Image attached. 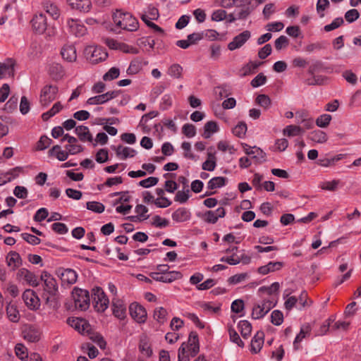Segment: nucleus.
Here are the masks:
<instances>
[{
    "label": "nucleus",
    "instance_id": "nucleus-22",
    "mask_svg": "<svg viewBox=\"0 0 361 361\" xmlns=\"http://www.w3.org/2000/svg\"><path fill=\"white\" fill-rule=\"evenodd\" d=\"M112 311L114 315L120 319L126 317V308L123 301L120 300H112Z\"/></svg>",
    "mask_w": 361,
    "mask_h": 361
},
{
    "label": "nucleus",
    "instance_id": "nucleus-52",
    "mask_svg": "<svg viewBox=\"0 0 361 361\" xmlns=\"http://www.w3.org/2000/svg\"><path fill=\"white\" fill-rule=\"evenodd\" d=\"M283 322V314L280 310H274L271 314V322L276 325L279 326Z\"/></svg>",
    "mask_w": 361,
    "mask_h": 361
},
{
    "label": "nucleus",
    "instance_id": "nucleus-47",
    "mask_svg": "<svg viewBox=\"0 0 361 361\" xmlns=\"http://www.w3.org/2000/svg\"><path fill=\"white\" fill-rule=\"evenodd\" d=\"M142 68V62L138 59H135L130 62V66L127 69V73L128 75H134L137 73Z\"/></svg>",
    "mask_w": 361,
    "mask_h": 361
},
{
    "label": "nucleus",
    "instance_id": "nucleus-34",
    "mask_svg": "<svg viewBox=\"0 0 361 361\" xmlns=\"http://www.w3.org/2000/svg\"><path fill=\"white\" fill-rule=\"evenodd\" d=\"M309 138L315 142L324 143L327 140V135L322 130H316L310 133Z\"/></svg>",
    "mask_w": 361,
    "mask_h": 361
},
{
    "label": "nucleus",
    "instance_id": "nucleus-43",
    "mask_svg": "<svg viewBox=\"0 0 361 361\" xmlns=\"http://www.w3.org/2000/svg\"><path fill=\"white\" fill-rule=\"evenodd\" d=\"M343 154H338L334 157H332L331 159H318L317 161V164L322 166H332V165H334L335 162L336 161H338L339 160H341V159H343Z\"/></svg>",
    "mask_w": 361,
    "mask_h": 361
},
{
    "label": "nucleus",
    "instance_id": "nucleus-63",
    "mask_svg": "<svg viewBox=\"0 0 361 361\" xmlns=\"http://www.w3.org/2000/svg\"><path fill=\"white\" fill-rule=\"evenodd\" d=\"M183 133L188 137H192L196 134L195 126L192 124L186 123L183 126Z\"/></svg>",
    "mask_w": 361,
    "mask_h": 361
},
{
    "label": "nucleus",
    "instance_id": "nucleus-45",
    "mask_svg": "<svg viewBox=\"0 0 361 361\" xmlns=\"http://www.w3.org/2000/svg\"><path fill=\"white\" fill-rule=\"evenodd\" d=\"M255 102L265 109L269 108L271 104L269 97L264 94H259L255 99Z\"/></svg>",
    "mask_w": 361,
    "mask_h": 361
},
{
    "label": "nucleus",
    "instance_id": "nucleus-38",
    "mask_svg": "<svg viewBox=\"0 0 361 361\" xmlns=\"http://www.w3.org/2000/svg\"><path fill=\"white\" fill-rule=\"evenodd\" d=\"M238 327L240 329L241 336L244 338H247L250 336L252 331V325L248 321H240L238 324Z\"/></svg>",
    "mask_w": 361,
    "mask_h": 361
},
{
    "label": "nucleus",
    "instance_id": "nucleus-18",
    "mask_svg": "<svg viewBox=\"0 0 361 361\" xmlns=\"http://www.w3.org/2000/svg\"><path fill=\"white\" fill-rule=\"evenodd\" d=\"M252 1V0H239V4H238L237 6L243 7V8L238 13V19H246L254 11L255 7L250 6Z\"/></svg>",
    "mask_w": 361,
    "mask_h": 361
},
{
    "label": "nucleus",
    "instance_id": "nucleus-57",
    "mask_svg": "<svg viewBox=\"0 0 361 361\" xmlns=\"http://www.w3.org/2000/svg\"><path fill=\"white\" fill-rule=\"evenodd\" d=\"M359 17L360 13L355 8L350 9L345 13V19L346 20L347 22L350 23H353L354 21L357 20Z\"/></svg>",
    "mask_w": 361,
    "mask_h": 361
},
{
    "label": "nucleus",
    "instance_id": "nucleus-7",
    "mask_svg": "<svg viewBox=\"0 0 361 361\" xmlns=\"http://www.w3.org/2000/svg\"><path fill=\"white\" fill-rule=\"evenodd\" d=\"M129 312L131 317L137 323H145L147 319V311L145 308L137 302H133L129 306Z\"/></svg>",
    "mask_w": 361,
    "mask_h": 361
},
{
    "label": "nucleus",
    "instance_id": "nucleus-50",
    "mask_svg": "<svg viewBox=\"0 0 361 361\" xmlns=\"http://www.w3.org/2000/svg\"><path fill=\"white\" fill-rule=\"evenodd\" d=\"M15 353L21 360H25L28 357L27 350L23 344L18 343L15 347Z\"/></svg>",
    "mask_w": 361,
    "mask_h": 361
},
{
    "label": "nucleus",
    "instance_id": "nucleus-33",
    "mask_svg": "<svg viewBox=\"0 0 361 361\" xmlns=\"http://www.w3.org/2000/svg\"><path fill=\"white\" fill-rule=\"evenodd\" d=\"M304 133L305 130L302 128L295 125L287 126L283 130V135L288 137L300 135Z\"/></svg>",
    "mask_w": 361,
    "mask_h": 361
},
{
    "label": "nucleus",
    "instance_id": "nucleus-13",
    "mask_svg": "<svg viewBox=\"0 0 361 361\" xmlns=\"http://www.w3.org/2000/svg\"><path fill=\"white\" fill-rule=\"evenodd\" d=\"M271 302H264L262 305H255L252 308V318L259 319L266 315L271 308Z\"/></svg>",
    "mask_w": 361,
    "mask_h": 361
},
{
    "label": "nucleus",
    "instance_id": "nucleus-14",
    "mask_svg": "<svg viewBox=\"0 0 361 361\" xmlns=\"http://www.w3.org/2000/svg\"><path fill=\"white\" fill-rule=\"evenodd\" d=\"M149 276L157 281L171 283L176 279L180 277L181 274L179 271H172L164 276H159V272H152Z\"/></svg>",
    "mask_w": 361,
    "mask_h": 361
},
{
    "label": "nucleus",
    "instance_id": "nucleus-51",
    "mask_svg": "<svg viewBox=\"0 0 361 361\" xmlns=\"http://www.w3.org/2000/svg\"><path fill=\"white\" fill-rule=\"evenodd\" d=\"M262 64H263V62L250 61L243 68L244 71L243 75H247L254 73Z\"/></svg>",
    "mask_w": 361,
    "mask_h": 361
},
{
    "label": "nucleus",
    "instance_id": "nucleus-54",
    "mask_svg": "<svg viewBox=\"0 0 361 361\" xmlns=\"http://www.w3.org/2000/svg\"><path fill=\"white\" fill-rule=\"evenodd\" d=\"M331 120V116L329 114H322L316 120V125L320 128H326L329 125Z\"/></svg>",
    "mask_w": 361,
    "mask_h": 361
},
{
    "label": "nucleus",
    "instance_id": "nucleus-23",
    "mask_svg": "<svg viewBox=\"0 0 361 361\" xmlns=\"http://www.w3.org/2000/svg\"><path fill=\"white\" fill-rule=\"evenodd\" d=\"M67 25L69 28V31L75 36H82L85 33V27L78 23V20L68 19L67 20Z\"/></svg>",
    "mask_w": 361,
    "mask_h": 361
},
{
    "label": "nucleus",
    "instance_id": "nucleus-40",
    "mask_svg": "<svg viewBox=\"0 0 361 361\" xmlns=\"http://www.w3.org/2000/svg\"><path fill=\"white\" fill-rule=\"evenodd\" d=\"M208 159L202 164V169L212 171L216 167V157L212 153H208Z\"/></svg>",
    "mask_w": 361,
    "mask_h": 361
},
{
    "label": "nucleus",
    "instance_id": "nucleus-4",
    "mask_svg": "<svg viewBox=\"0 0 361 361\" xmlns=\"http://www.w3.org/2000/svg\"><path fill=\"white\" fill-rule=\"evenodd\" d=\"M85 54L87 60L92 64L104 61L108 57L106 49L102 47L89 46L85 48Z\"/></svg>",
    "mask_w": 361,
    "mask_h": 361
},
{
    "label": "nucleus",
    "instance_id": "nucleus-37",
    "mask_svg": "<svg viewBox=\"0 0 361 361\" xmlns=\"http://www.w3.org/2000/svg\"><path fill=\"white\" fill-rule=\"evenodd\" d=\"M226 178L222 176L214 177L208 182L207 188L209 190L221 188L226 184Z\"/></svg>",
    "mask_w": 361,
    "mask_h": 361
},
{
    "label": "nucleus",
    "instance_id": "nucleus-56",
    "mask_svg": "<svg viewBox=\"0 0 361 361\" xmlns=\"http://www.w3.org/2000/svg\"><path fill=\"white\" fill-rule=\"evenodd\" d=\"M343 23H344V20H343V18H341V17L336 18L334 20V21L331 24L325 25L324 27V30L326 32H330V31L334 30L339 27L340 26H341L343 24Z\"/></svg>",
    "mask_w": 361,
    "mask_h": 361
},
{
    "label": "nucleus",
    "instance_id": "nucleus-48",
    "mask_svg": "<svg viewBox=\"0 0 361 361\" xmlns=\"http://www.w3.org/2000/svg\"><path fill=\"white\" fill-rule=\"evenodd\" d=\"M18 99L16 96H12L9 100L6 103L3 110L7 113H12L17 109Z\"/></svg>",
    "mask_w": 361,
    "mask_h": 361
},
{
    "label": "nucleus",
    "instance_id": "nucleus-25",
    "mask_svg": "<svg viewBox=\"0 0 361 361\" xmlns=\"http://www.w3.org/2000/svg\"><path fill=\"white\" fill-rule=\"evenodd\" d=\"M190 212L186 208L181 207L172 214V219L176 222H184L190 219Z\"/></svg>",
    "mask_w": 361,
    "mask_h": 361
},
{
    "label": "nucleus",
    "instance_id": "nucleus-42",
    "mask_svg": "<svg viewBox=\"0 0 361 361\" xmlns=\"http://www.w3.org/2000/svg\"><path fill=\"white\" fill-rule=\"evenodd\" d=\"M167 314L166 310L160 307L154 310L153 317L159 323L164 324L166 321Z\"/></svg>",
    "mask_w": 361,
    "mask_h": 361
},
{
    "label": "nucleus",
    "instance_id": "nucleus-21",
    "mask_svg": "<svg viewBox=\"0 0 361 361\" xmlns=\"http://www.w3.org/2000/svg\"><path fill=\"white\" fill-rule=\"evenodd\" d=\"M63 59L68 62H73L77 59L76 50L73 45L66 44L61 51Z\"/></svg>",
    "mask_w": 361,
    "mask_h": 361
},
{
    "label": "nucleus",
    "instance_id": "nucleus-28",
    "mask_svg": "<svg viewBox=\"0 0 361 361\" xmlns=\"http://www.w3.org/2000/svg\"><path fill=\"white\" fill-rule=\"evenodd\" d=\"M61 279L63 282H66L68 284H73L76 282L78 275L76 272L71 269H66L63 270L60 274Z\"/></svg>",
    "mask_w": 361,
    "mask_h": 361
},
{
    "label": "nucleus",
    "instance_id": "nucleus-16",
    "mask_svg": "<svg viewBox=\"0 0 361 361\" xmlns=\"http://www.w3.org/2000/svg\"><path fill=\"white\" fill-rule=\"evenodd\" d=\"M17 276L23 279L30 286L36 287L39 285V281L37 280L35 274L27 269H20L18 271Z\"/></svg>",
    "mask_w": 361,
    "mask_h": 361
},
{
    "label": "nucleus",
    "instance_id": "nucleus-1",
    "mask_svg": "<svg viewBox=\"0 0 361 361\" xmlns=\"http://www.w3.org/2000/svg\"><path fill=\"white\" fill-rule=\"evenodd\" d=\"M44 292L42 298L45 301V304L54 310H57L60 307L59 294L58 290V284L55 279H49L45 281Z\"/></svg>",
    "mask_w": 361,
    "mask_h": 361
},
{
    "label": "nucleus",
    "instance_id": "nucleus-53",
    "mask_svg": "<svg viewBox=\"0 0 361 361\" xmlns=\"http://www.w3.org/2000/svg\"><path fill=\"white\" fill-rule=\"evenodd\" d=\"M120 70L118 68L112 67L107 73L103 75V80L105 81L112 80L118 78Z\"/></svg>",
    "mask_w": 361,
    "mask_h": 361
},
{
    "label": "nucleus",
    "instance_id": "nucleus-15",
    "mask_svg": "<svg viewBox=\"0 0 361 361\" xmlns=\"http://www.w3.org/2000/svg\"><path fill=\"white\" fill-rule=\"evenodd\" d=\"M67 3L73 9L83 13L89 12L92 7L90 0H67Z\"/></svg>",
    "mask_w": 361,
    "mask_h": 361
},
{
    "label": "nucleus",
    "instance_id": "nucleus-27",
    "mask_svg": "<svg viewBox=\"0 0 361 361\" xmlns=\"http://www.w3.org/2000/svg\"><path fill=\"white\" fill-rule=\"evenodd\" d=\"M139 350L147 357H150L152 355V350L149 344V338L145 335L140 336Z\"/></svg>",
    "mask_w": 361,
    "mask_h": 361
},
{
    "label": "nucleus",
    "instance_id": "nucleus-44",
    "mask_svg": "<svg viewBox=\"0 0 361 361\" xmlns=\"http://www.w3.org/2000/svg\"><path fill=\"white\" fill-rule=\"evenodd\" d=\"M86 207L87 209L98 214L102 213L105 209V207L102 203L96 201L87 202L86 203Z\"/></svg>",
    "mask_w": 361,
    "mask_h": 361
},
{
    "label": "nucleus",
    "instance_id": "nucleus-6",
    "mask_svg": "<svg viewBox=\"0 0 361 361\" xmlns=\"http://www.w3.org/2000/svg\"><path fill=\"white\" fill-rule=\"evenodd\" d=\"M59 92L56 85H47L41 90L39 102L44 106H47L56 98Z\"/></svg>",
    "mask_w": 361,
    "mask_h": 361
},
{
    "label": "nucleus",
    "instance_id": "nucleus-39",
    "mask_svg": "<svg viewBox=\"0 0 361 361\" xmlns=\"http://www.w3.org/2000/svg\"><path fill=\"white\" fill-rule=\"evenodd\" d=\"M183 71V68L180 65L174 63L169 68L168 74L174 78L179 79L182 78Z\"/></svg>",
    "mask_w": 361,
    "mask_h": 361
},
{
    "label": "nucleus",
    "instance_id": "nucleus-11",
    "mask_svg": "<svg viewBox=\"0 0 361 361\" xmlns=\"http://www.w3.org/2000/svg\"><path fill=\"white\" fill-rule=\"evenodd\" d=\"M250 36L251 34L250 31H243L235 36L233 41L228 44V49L231 51H233L241 47L250 38Z\"/></svg>",
    "mask_w": 361,
    "mask_h": 361
},
{
    "label": "nucleus",
    "instance_id": "nucleus-49",
    "mask_svg": "<svg viewBox=\"0 0 361 361\" xmlns=\"http://www.w3.org/2000/svg\"><path fill=\"white\" fill-rule=\"evenodd\" d=\"M52 140L46 135H42L36 144V150L42 151L47 149L51 144Z\"/></svg>",
    "mask_w": 361,
    "mask_h": 361
},
{
    "label": "nucleus",
    "instance_id": "nucleus-58",
    "mask_svg": "<svg viewBox=\"0 0 361 361\" xmlns=\"http://www.w3.org/2000/svg\"><path fill=\"white\" fill-rule=\"evenodd\" d=\"M289 44L288 39L284 36L281 35L279 38L275 40L274 46L276 50L279 51L283 48H286Z\"/></svg>",
    "mask_w": 361,
    "mask_h": 361
},
{
    "label": "nucleus",
    "instance_id": "nucleus-2",
    "mask_svg": "<svg viewBox=\"0 0 361 361\" xmlns=\"http://www.w3.org/2000/svg\"><path fill=\"white\" fill-rule=\"evenodd\" d=\"M33 31L37 34H45L48 37H53L56 35L54 27L47 24V19L44 14L40 13L36 14L31 20Z\"/></svg>",
    "mask_w": 361,
    "mask_h": 361
},
{
    "label": "nucleus",
    "instance_id": "nucleus-35",
    "mask_svg": "<svg viewBox=\"0 0 361 361\" xmlns=\"http://www.w3.org/2000/svg\"><path fill=\"white\" fill-rule=\"evenodd\" d=\"M63 109V105L60 102L55 103L51 109H50L48 111L42 114V118L44 121H48L51 117L56 115Z\"/></svg>",
    "mask_w": 361,
    "mask_h": 361
},
{
    "label": "nucleus",
    "instance_id": "nucleus-10",
    "mask_svg": "<svg viewBox=\"0 0 361 361\" xmlns=\"http://www.w3.org/2000/svg\"><path fill=\"white\" fill-rule=\"evenodd\" d=\"M120 93L121 90L109 91L104 94L89 98L87 100V104L90 105L102 104L118 97Z\"/></svg>",
    "mask_w": 361,
    "mask_h": 361
},
{
    "label": "nucleus",
    "instance_id": "nucleus-24",
    "mask_svg": "<svg viewBox=\"0 0 361 361\" xmlns=\"http://www.w3.org/2000/svg\"><path fill=\"white\" fill-rule=\"evenodd\" d=\"M75 132L80 141L92 142L93 137L88 127L85 126H78L75 128Z\"/></svg>",
    "mask_w": 361,
    "mask_h": 361
},
{
    "label": "nucleus",
    "instance_id": "nucleus-61",
    "mask_svg": "<svg viewBox=\"0 0 361 361\" xmlns=\"http://www.w3.org/2000/svg\"><path fill=\"white\" fill-rule=\"evenodd\" d=\"M339 184L338 180H333L332 181H326L321 185V188L324 190L336 191Z\"/></svg>",
    "mask_w": 361,
    "mask_h": 361
},
{
    "label": "nucleus",
    "instance_id": "nucleus-41",
    "mask_svg": "<svg viewBox=\"0 0 361 361\" xmlns=\"http://www.w3.org/2000/svg\"><path fill=\"white\" fill-rule=\"evenodd\" d=\"M49 73L54 80H59L63 77L64 71L61 65L54 64L49 68Z\"/></svg>",
    "mask_w": 361,
    "mask_h": 361
},
{
    "label": "nucleus",
    "instance_id": "nucleus-8",
    "mask_svg": "<svg viewBox=\"0 0 361 361\" xmlns=\"http://www.w3.org/2000/svg\"><path fill=\"white\" fill-rule=\"evenodd\" d=\"M26 306L32 310H37L40 306V300L36 293L31 289L25 290L22 295Z\"/></svg>",
    "mask_w": 361,
    "mask_h": 361
},
{
    "label": "nucleus",
    "instance_id": "nucleus-31",
    "mask_svg": "<svg viewBox=\"0 0 361 361\" xmlns=\"http://www.w3.org/2000/svg\"><path fill=\"white\" fill-rule=\"evenodd\" d=\"M8 265L15 269L22 264V259L20 255L16 252H10L6 257Z\"/></svg>",
    "mask_w": 361,
    "mask_h": 361
},
{
    "label": "nucleus",
    "instance_id": "nucleus-59",
    "mask_svg": "<svg viewBox=\"0 0 361 361\" xmlns=\"http://www.w3.org/2000/svg\"><path fill=\"white\" fill-rule=\"evenodd\" d=\"M229 336L231 341L235 343H236L239 347H244V343L240 339L238 334L236 332V331L233 328H229Z\"/></svg>",
    "mask_w": 361,
    "mask_h": 361
},
{
    "label": "nucleus",
    "instance_id": "nucleus-3",
    "mask_svg": "<svg viewBox=\"0 0 361 361\" xmlns=\"http://www.w3.org/2000/svg\"><path fill=\"white\" fill-rule=\"evenodd\" d=\"M72 298L76 309L83 311L89 308L90 298L87 290L75 287L72 290Z\"/></svg>",
    "mask_w": 361,
    "mask_h": 361
},
{
    "label": "nucleus",
    "instance_id": "nucleus-64",
    "mask_svg": "<svg viewBox=\"0 0 361 361\" xmlns=\"http://www.w3.org/2000/svg\"><path fill=\"white\" fill-rule=\"evenodd\" d=\"M324 69V63L321 61H314L310 66L308 73L313 75L315 73Z\"/></svg>",
    "mask_w": 361,
    "mask_h": 361
},
{
    "label": "nucleus",
    "instance_id": "nucleus-20",
    "mask_svg": "<svg viewBox=\"0 0 361 361\" xmlns=\"http://www.w3.org/2000/svg\"><path fill=\"white\" fill-rule=\"evenodd\" d=\"M40 331L32 326H29L23 331L24 339L32 343L37 342L40 339Z\"/></svg>",
    "mask_w": 361,
    "mask_h": 361
},
{
    "label": "nucleus",
    "instance_id": "nucleus-12",
    "mask_svg": "<svg viewBox=\"0 0 361 361\" xmlns=\"http://www.w3.org/2000/svg\"><path fill=\"white\" fill-rule=\"evenodd\" d=\"M122 18V27L121 28L130 32L137 30L139 23L135 17L128 13H126Z\"/></svg>",
    "mask_w": 361,
    "mask_h": 361
},
{
    "label": "nucleus",
    "instance_id": "nucleus-5",
    "mask_svg": "<svg viewBox=\"0 0 361 361\" xmlns=\"http://www.w3.org/2000/svg\"><path fill=\"white\" fill-rule=\"evenodd\" d=\"M92 297L93 298L94 309L97 312H104L108 307L109 300L103 289L100 287L94 288L92 289Z\"/></svg>",
    "mask_w": 361,
    "mask_h": 361
},
{
    "label": "nucleus",
    "instance_id": "nucleus-9",
    "mask_svg": "<svg viewBox=\"0 0 361 361\" xmlns=\"http://www.w3.org/2000/svg\"><path fill=\"white\" fill-rule=\"evenodd\" d=\"M16 65V61L13 58H7L1 62V78H8L13 80Z\"/></svg>",
    "mask_w": 361,
    "mask_h": 361
},
{
    "label": "nucleus",
    "instance_id": "nucleus-29",
    "mask_svg": "<svg viewBox=\"0 0 361 361\" xmlns=\"http://www.w3.org/2000/svg\"><path fill=\"white\" fill-rule=\"evenodd\" d=\"M6 315L8 319L12 322H18L20 318V315L17 306L10 302L6 307Z\"/></svg>",
    "mask_w": 361,
    "mask_h": 361
},
{
    "label": "nucleus",
    "instance_id": "nucleus-60",
    "mask_svg": "<svg viewBox=\"0 0 361 361\" xmlns=\"http://www.w3.org/2000/svg\"><path fill=\"white\" fill-rule=\"evenodd\" d=\"M169 221L166 219H162L159 215H155L153 217V221L152 222V225L158 228H163L169 226Z\"/></svg>",
    "mask_w": 361,
    "mask_h": 361
},
{
    "label": "nucleus",
    "instance_id": "nucleus-62",
    "mask_svg": "<svg viewBox=\"0 0 361 361\" xmlns=\"http://www.w3.org/2000/svg\"><path fill=\"white\" fill-rule=\"evenodd\" d=\"M21 237L24 240L32 245H37L41 242V240L38 237L30 233H23L21 234Z\"/></svg>",
    "mask_w": 361,
    "mask_h": 361
},
{
    "label": "nucleus",
    "instance_id": "nucleus-19",
    "mask_svg": "<svg viewBox=\"0 0 361 361\" xmlns=\"http://www.w3.org/2000/svg\"><path fill=\"white\" fill-rule=\"evenodd\" d=\"M264 333L262 331H259L257 332V334L255 335V336L252 338L251 341V352L252 353H257L260 351L262 349V347L264 344Z\"/></svg>",
    "mask_w": 361,
    "mask_h": 361
},
{
    "label": "nucleus",
    "instance_id": "nucleus-17",
    "mask_svg": "<svg viewBox=\"0 0 361 361\" xmlns=\"http://www.w3.org/2000/svg\"><path fill=\"white\" fill-rule=\"evenodd\" d=\"M186 347L189 348V351L192 357H195L199 353L200 344L197 332L191 331L190 333Z\"/></svg>",
    "mask_w": 361,
    "mask_h": 361
},
{
    "label": "nucleus",
    "instance_id": "nucleus-55",
    "mask_svg": "<svg viewBox=\"0 0 361 361\" xmlns=\"http://www.w3.org/2000/svg\"><path fill=\"white\" fill-rule=\"evenodd\" d=\"M329 7V0H318L316 6L317 11L319 13L320 18L324 16V11Z\"/></svg>",
    "mask_w": 361,
    "mask_h": 361
},
{
    "label": "nucleus",
    "instance_id": "nucleus-36",
    "mask_svg": "<svg viewBox=\"0 0 361 361\" xmlns=\"http://www.w3.org/2000/svg\"><path fill=\"white\" fill-rule=\"evenodd\" d=\"M87 334L89 335L90 338L96 343L100 348L104 349L106 348V343L100 334L92 331L91 329Z\"/></svg>",
    "mask_w": 361,
    "mask_h": 361
},
{
    "label": "nucleus",
    "instance_id": "nucleus-46",
    "mask_svg": "<svg viewBox=\"0 0 361 361\" xmlns=\"http://www.w3.org/2000/svg\"><path fill=\"white\" fill-rule=\"evenodd\" d=\"M247 131V125L244 121H240L238 123L235 128H233V133L238 137L241 138L243 137Z\"/></svg>",
    "mask_w": 361,
    "mask_h": 361
},
{
    "label": "nucleus",
    "instance_id": "nucleus-32",
    "mask_svg": "<svg viewBox=\"0 0 361 361\" xmlns=\"http://www.w3.org/2000/svg\"><path fill=\"white\" fill-rule=\"evenodd\" d=\"M310 331L311 328L309 324L302 326L300 333L296 336L293 342V347L295 350H298L300 348V343L304 338H305L307 334H310Z\"/></svg>",
    "mask_w": 361,
    "mask_h": 361
},
{
    "label": "nucleus",
    "instance_id": "nucleus-26",
    "mask_svg": "<svg viewBox=\"0 0 361 361\" xmlns=\"http://www.w3.org/2000/svg\"><path fill=\"white\" fill-rule=\"evenodd\" d=\"M70 324L72 327L82 334L87 333L91 329L90 325L86 320L79 318L73 319Z\"/></svg>",
    "mask_w": 361,
    "mask_h": 361
},
{
    "label": "nucleus",
    "instance_id": "nucleus-30",
    "mask_svg": "<svg viewBox=\"0 0 361 361\" xmlns=\"http://www.w3.org/2000/svg\"><path fill=\"white\" fill-rule=\"evenodd\" d=\"M219 131V126L216 121H209L207 122L204 126V133L202 136L208 139L209 138L213 133H215Z\"/></svg>",
    "mask_w": 361,
    "mask_h": 361
}]
</instances>
